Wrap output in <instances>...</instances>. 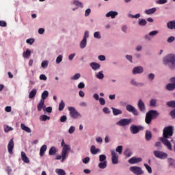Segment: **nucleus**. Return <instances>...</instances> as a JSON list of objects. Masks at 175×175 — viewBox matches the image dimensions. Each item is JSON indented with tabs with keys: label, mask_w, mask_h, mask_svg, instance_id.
<instances>
[{
	"label": "nucleus",
	"mask_w": 175,
	"mask_h": 175,
	"mask_svg": "<svg viewBox=\"0 0 175 175\" xmlns=\"http://www.w3.org/2000/svg\"><path fill=\"white\" fill-rule=\"evenodd\" d=\"M72 3L75 6H77V8H83V3L79 0H73Z\"/></svg>",
	"instance_id": "nucleus-37"
},
{
	"label": "nucleus",
	"mask_w": 175,
	"mask_h": 175,
	"mask_svg": "<svg viewBox=\"0 0 175 175\" xmlns=\"http://www.w3.org/2000/svg\"><path fill=\"white\" fill-rule=\"evenodd\" d=\"M111 110H112L113 116H120V114H122V111L121 109H119L112 107Z\"/></svg>",
	"instance_id": "nucleus-28"
},
{
	"label": "nucleus",
	"mask_w": 175,
	"mask_h": 175,
	"mask_svg": "<svg viewBox=\"0 0 175 175\" xmlns=\"http://www.w3.org/2000/svg\"><path fill=\"white\" fill-rule=\"evenodd\" d=\"M153 154L154 157L159 159H166V158H167V154L163 151L154 150Z\"/></svg>",
	"instance_id": "nucleus-8"
},
{
	"label": "nucleus",
	"mask_w": 175,
	"mask_h": 175,
	"mask_svg": "<svg viewBox=\"0 0 175 175\" xmlns=\"http://www.w3.org/2000/svg\"><path fill=\"white\" fill-rule=\"evenodd\" d=\"M170 115L174 120L175 119V109L170 112Z\"/></svg>",
	"instance_id": "nucleus-64"
},
{
	"label": "nucleus",
	"mask_w": 175,
	"mask_h": 175,
	"mask_svg": "<svg viewBox=\"0 0 175 175\" xmlns=\"http://www.w3.org/2000/svg\"><path fill=\"white\" fill-rule=\"evenodd\" d=\"M132 114H133V116L135 117H139L140 112H139V110L136 109L135 107H132Z\"/></svg>",
	"instance_id": "nucleus-38"
},
{
	"label": "nucleus",
	"mask_w": 175,
	"mask_h": 175,
	"mask_svg": "<svg viewBox=\"0 0 175 175\" xmlns=\"http://www.w3.org/2000/svg\"><path fill=\"white\" fill-rule=\"evenodd\" d=\"M47 98H49V91L44 90L41 94L40 100H42L44 102L46 99H47Z\"/></svg>",
	"instance_id": "nucleus-29"
},
{
	"label": "nucleus",
	"mask_w": 175,
	"mask_h": 175,
	"mask_svg": "<svg viewBox=\"0 0 175 175\" xmlns=\"http://www.w3.org/2000/svg\"><path fill=\"white\" fill-rule=\"evenodd\" d=\"M90 38V31L88 30L85 31L83 39L80 42L79 46L80 49H85L87 47V39Z\"/></svg>",
	"instance_id": "nucleus-5"
},
{
	"label": "nucleus",
	"mask_w": 175,
	"mask_h": 175,
	"mask_svg": "<svg viewBox=\"0 0 175 175\" xmlns=\"http://www.w3.org/2000/svg\"><path fill=\"white\" fill-rule=\"evenodd\" d=\"M80 77H81V74L80 73H76L75 75H74L72 77H71L70 79L71 80H79V79H80Z\"/></svg>",
	"instance_id": "nucleus-44"
},
{
	"label": "nucleus",
	"mask_w": 175,
	"mask_h": 175,
	"mask_svg": "<svg viewBox=\"0 0 175 175\" xmlns=\"http://www.w3.org/2000/svg\"><path fill=\"white\" fill-rule=\"evenodd\" d=\"M137 107L142 113H146V104L142 99H139L137 103Z\"/></svg>",
	"instance_id": "nucleus-11"
},
{
	"label": "nucleus",
	"mask_w": 175,
	"mask_h": 175,
	"mask_svg": "<svg viewBox=\"0 0 175 175\" xmlns=\"http://www.w3.org/2000/svg\"><path fill=\"white\" fill-rule=\"evenodd\" d=\"M123 147H122V146H117V148H116V152H118V154L119 155H121V154H122V150H123Z\"/></svg>",
	"instance_id": "nucleus-47"
},
{
	"label": "nucleus",
	"mask_w": 175,
	"mask_h": 175,
	"mask_svg": "<svg viewBox=\"0 0 175 175\" xmlns=\"http://www.w3.org/2000/svg\"><path fill=\"white\" fill-rule=\"evenodd\" d=\"M155 79V74L154 73H149L148 75V79L149 81H154V79Z\"/></svg>",
	"instance_id": "nucleus-46"
},
{
	"label": "nucleus",
	"mask_w": 175,
	"mask_h": 175,
	"mask_svg": "<svg viewBox=\"0 0 175 175\" xmlns=\"http://www.w3.org/2000/svg\"><path fill=\"white\" fill-rule=\"evenodd\" d=\"M68 111H70V117L76 120V118H79V117L81 118V113L76 110L75 107H68Z\"/></svg>",
	"instance_id": "nucleus-6"
},
{
	"label": "nucleus",
	"mask_w": 175,
	"mask_h": 175,
	"mask_svg": "<svg viewBox=\"0 0 175 175\" xmlns=\"http://www.w3.org/2000/svg\"><path fill=\"white\" fill-rule=\"evenodd\" d=\"M26 43L27 44H30V46H32L33 43H35V38H28L26 40Z\"/></svg>",
	"instance_id": "nucleus-52"
},
{
	"label": "nucleus",
	"mask_w": 175,
	"mask_h": 175,
	"mask_svg": "<svg viewBox=\"0 0 175 175\" xmlns=\"http://www.w3.org/2000/svg\"><path fill=\"white\" fill-rule=\"evenodd\" d=\"M144 166L146 167L148 173H149V174L152 173V168H151V167L150 165H148V164L144 163Z\"/></svg>",
	"instance_id": "nucleus-49"
},
{
	"label": "nucleus",
	"mask_w": 175,
	"mask_h": 175,
	"mask_svg": "<svg viewBox=\"0 0 175 175\" xmlns=\"http://www.w3.org/2000/svg\"><path fill=\"white\" fill-rule=\"evenodd\" d=\"M106 159H107V157L105 154L99 155V161L100 162H107V161Z\"/></svg>",
	"instance_id": "nucleus-51"
},
{
	"label": "nucleus",
	"mask_w": 175,
	"mask_h": 175,
	"mask_svg": "<svg viewBox=\"0 0 175 175\" xmlns=\"http://www.w3.org/2000/svg\"><path fill=\"white\" fill-rule=\"evenodd\" d=\"M68 117L66 115H63L60 117V122H66Z\"/></svg>",
	"instance_id": "nucleus-58"
},
{
	"label": "nucleus",
	"mask_w": 175,
	"mask_h": 175,
	"mask_svg": "<svg viewBox=\"0 0 175 175\" xmlns=\"http://www.w3.org/2000/svg\"><path fill=\"white\" fill-rule=\"evenodd\" d=\"M46 151H47V145L44 144L40 148V157H43Z\"/></svg>",
	"instance_id": "nucleus-24"
},
{
	"label": "nucleus",
	"mask_w": 175,
	"mask_h": 175,
	"mask_svg": "<svg viewBox=\"0 0 175 175\" xmlns=\"http://www.w3.org/2000/svg\"><path fill=\"white\" fill-rule=\"evenodd\" d=\"M46 107V105H44V101L40 100V102L37 105V109L38 111H42V109L44 110V108Z\"/></svg>",
	"instance_id": "nucleus-18"
},
{
	"label": "nucleus",
	"mask_w": 175,
	"mask_h": 175,
	"mask_svg": "<svg viewBox=\"0 0 175 175\" xmlns=\"http://www.w3.org/2000/svg\"><path fill=\"white\" fill-rule=\"evenodd\" d=\"M167 106H168V107H173L175 108V100H170L167 102Z\"/></svg>",
	"instance_id": "nucleus-50"
},
{
	"label": "nucleus",
	"mask_w": 175,
	"mask_h": 175,
	"mask_svg": "<svg viewBox=\"0 0 175 175\" xmlns=\"http://www.w3.org/2000/svg\"><path fill=\"white\" fill-rule=\"evenodd\" d=\"M111 162L113 165H117L118 163V155L114 150L111 151Z\"/></svg>",
	"instance_id": "nucleus-9"
},
{
	"label": "nucleus",
	"mask_w": 175,
	"mask_h": 175,
	"mask_svg": "<svg viewBox=\"0 0 175 175\" xmlns=\"http://www.w3.org/2000/svg\"><path fill=\"white\" fill-rule=\"evenodd\" d=\"M174 131V127L173 126H165L163 130V137L159 138L160 142H161L170 151H172L173 148L172 147V143H170V141L167 139H170V137L173 136Z\"/></svg>",
	"instance_id": "nucleus-1"
},
{
	"label": "nucleus",
	"mask_w": 175,
	"mask_h": 175,
	"mask_svg": "<svg viewBox=\"0 0 175 175\" xmlns=\"http://www.w3.org/2000/svg\"><path fill=\"white\" fill-rule=\"evenodd\" d=\"M123 154L126 157V158H129L131 155H132V152L131 151L130 148H127L124 150Z\"/></svg>",
	"instance_id": "nucleus-33"
},
{
	"label": "nucleus",
	"mask_w": 175,
	"mask_h": 175,
	"mask_svg": "<svg viewBox=\"0 0 175 175\" xmlns=\"http://www.w3.org/2000/svg\"><path fill=\"white\" fill-rule=\"evenodd\" d=\"M165 89L167 91H174L175 90V83H172V82L170 83H168L165 86Z\"/></svg>",
	"instance_id": "nucleus-27"
},
{
	"label": "nucleus",
	"mask_w": 175,
	"mask_h": 175,
	"mask_svg": "<svg viewBox=\"0 0 175 175\" xmlns=\"http://www.w3.org/2000/svg\"><path fill=\"white\" fill-rule=\"evenodd\" d=\"M98 166L99 169H106L107 167V161L100 162Z\"/></svg>",
	"instance_id": "nucleus-36"
},
{
	"label": "nucleus",
	"mask_w": 175,
	"mask_h": 175,
	"mask_svg": "<svg viewBox=\"0 0 175 175\" xmlns=\"http://www.w3.org/2000/svg\"><path fill=\"white\" fill-rule=\"evenodd\" d=\"M132 122V118H122L116 122V125L118 126H126Z\"/></svg>",
	"instance_id": "nucleus-7"
},
{
	"label": "nucleus",
	"mask_w": 175,
	"mask_h": 175,
	"mask_svg": "<svg viewBox=\"0 0 175 175\" xmlns=\"http://www.w3.org/2000/svg\"><path fill=\"white\" fill-rule=\"evenodd\" d=\"M11 131H13V128L12 126H10L8 125H6L5 127H4V132L5 133H8V132H10Z\"/></svg>",
	"instance_id": "nucleus-53"
},
{
	"label": "nucleus",
	"mask_w": 175,
	"mask_h": 175,
	"mask_svg": "<svg viewBox=\"0 0 175 175\" xmlns=\"http://www.w3.org/2000/svg\"><path fill=\"white\" fill-rule=\"evenodd\" d=\"M21 128L22 131H24L25 132H27V133H31V128H29L28 126H26L25 124L21 123Z\"/></svg>",
	"instance_id": "nucleus-23"
},
{
	"label": "nucleus",
	"mask_w": 175,
	"mask_h": 175,
	"mask_svg": "<svg viewBox=\"0 0 175 175\" xmlns=\"http://www.w3.org/2000/svg\"><path fill=\"white\" fill-rule=\"evenodd\" d=\"M23 58H29L31 57V49H26V51H24L23 53Z\"/></svg>",
	"instance_id": "nucleus-34"
},
{
	"label": "nucleus",
	"mask_w": 175,
	"mask_h": 175,
	"mask_svg": "<svg viewBox=\"0 0 175 175\" xmlns=\"http://www.w3.org/2000/svg\"><path fill=\"white\" fill-rule=\"evenodd\" d=\"M143 161V158L133 157H132V165H137V163H140V162Z\"/></svg>",
	"instance_id": "nucleus-19"
},
{
	"label": "nucleus",
	"mask_w": 175,
	"mask_h": 175,
	"mask_svg": "<svg viewBox=\"0 0 175 175\" xmlns=\"http://www.w3.org/2000/svg\"><path fill=\"white\" fill-rule=\"evenodd\" d=\"M55 172L58 175H66V172H65V170H64L63 169H56Z\"/></svg>",
	"instance_id": "nucleus-41"
},
{
	"label": "nucleus",
	"mask_w": 175,
	"mask_h": 175,
	"mask_svg": "<svg viewBox=\"0 0 175 175\" xmlns=\"http://www.w3.org/2000/svg\"><path fill=\"white\" fill-rule=\"evenodd\" d=\"M98 58L99 59V61H106V56H105V55H100L98 56Z\"/></svg>",
	"instance_id": "nucleus-63"
},
{
	"label": "nucleus",
	"mask_w": 175,
	"mask_h": 175,
	"mask_svg": "<svg viewBox=\"0 0 175 175\" xmlns=\"http://www.w3.org/2000/svg\"><path fill=\"white\" fill-rule=\"evenodd\" d=\"M155 12H157V8H152L146 10L144 11V13H145V14H148V16H150L151 14H154V13H155Z\"/></svg>",
	"instance_id": "nucleus-26"
},
{
	"label": "nucleus",
	"mask_w": 175,
	"mask_h": 175,
	"mask_svg": "<svg viewBox=\"0 0 175 175\" xmlns=\"http://www.w3.org/2000/svg\"><path fill=\"white\" fill-rule=\"evenodd\" d=\"M49 66V61L48 60H43L41 63V67L43 69H46Z\"/></svg>",
	"instance_id": "nucleus-42"
},
{
	"label": "nucleus",
	"mask_w": 175,
	"mask_h": 175,
	"mask_svg": "<svg viewBox=\"0 0 175 175\" xmlns=\"http://www.w3.org/2000/svg\"><path fill=\"white\" fill-rule=\"evenodd\" d=\"M65 109V103L62 100L59 104L58 110L59 111H62Z\"/></svg>",
	"instance_id": "nucleus-39"
},
{
	"label": "nucleus",
	"mask_w": 175,
	"mask_h": 175,
	"mask_svg": "<svg viewBox=\"0 0 175 175\" xmlns=\"http://www.w3.org/2000/svg\"><path fill=\"white\" fill-rule=\"evenodd\" d=\"M36 94H38V90L36 89H33L29 93V99H33L34 96H36Z\"/></svg>",
	"instance_id": "nucleus-31"
},
{
	"label": "nucleus",
	"mask_w": 175,
	"mask_h": 175,
	"mask_svg": "<svg viewBox=\"0 0 175 175\" xmlns=\"http://www.w3.org/2000/svg\"><path fill=\"white\" fill-rule=\"evenodd\" d=\"M90 152L92 155H96L98 152H100V149L96 148L95 145H92L90 148Z\"/></svg>",
	"instance_id": "nucleus-20"
},
{
	"label": "nucleus",
	"mask_w": 175,
	"mask_h": 175,
	"mask_svg": "<svg viewBox=\"0 0 175 175\" xmlns=\"http://www.w3.org/2000/svg\"><path fill=\"white\" fill-rule=\"evenodd\" d=\"M144 72V68L142 66L134 67L133 69V75H142Z\"/></svg>",
	"instance_id": "nucleus-13"
},
{
	"label": "nucleus",
	"mask_w": 175,
	"mask_h": 175,
	"mask_svg": "<svg viewBox=\"0 0 175 175\" xmlns=\"http://www.w3.org/2000/svg\"><path fill=\"white\" fill-rule=\"evenodd\" d=\"M96 79H98V80H103L105 79V74H103V71H99L96 75Z\"/></svg>",
	"instance_id": "nucleus-35"
},
{
	"label": "nucleus",
	"mask_w": 175,
	"mask_h": 175,
	"mask_svg": "<svg viewBox=\"0 0 175 175\" xmlns=\"http://www.w3.org/2000/svg\"><path fill=\"white\" fill-rule=\"evenodd\" d=\"M159 116V113L157 110H150L146 114L145 122L146 124H151V121L154 120V118H157Z\"/></svg>",
	"instance_id": "nucleus-4"
},
{
	"label": "nucleus",
	"mask_w": 175,
	"mask_h": 175,
	"mask_svg": "<svg viewBox=\"0 0 175 175\" xmlns=\"http://www.w3.org/2000/svg\"><path fill=\"white\" fill-rule=\"evenodd\" d=\"M167 162L169 163V166H174L175 161L173 158H168Z\"/></svg>",
	"instance_id": "nucleus-54"
},
{
	"label": "nucleus",
	"mask_w": 175,
	"mask_h": 175,
	"mask_svg": "<svg viewBox=\"0 0 175 175\" xmlns=\"http://www.w3.org/2000/svg\"><path fill=\"white\" fill-rule=\"evenodd\" d=\"M150 106L151 107H155L157 106V99L152 98L150 101Z\"/></svg>",
	"instance_id": "nucleus-48"
},
{
	"label": "nucleus",
	"mask_w": 175,
	"mask_h": 175,
	"mask_svg": "<svg viewBox=\"0 0 175 175\" xmlns=\"http://www.w3.org/2000/svg\"><path fill=\"white\" fill-rule=\"evenodd\" d=\"M156 3L157 5H165V3H167V0H157Z\"/></svg>",
	"instance_id": "nucleus-55"
},
{
	"label": "nucleus",
	"mask_w": 175,
	"mask_h": 175,
	"mask_svg": "<svg viewBox=\"0 0 175 175\" xmlns=\"http://www.w3.org/2000/svg\"><path fill=\"white\" fill-rule=\"evenodd\" d=\"M75 131H76V128L74 126H71L68 129V133H70V135H72V133H73Z\"/></svg>",
	"instance_id": "nucleus-60"
},
{
	"label": "nucleus",
	"mask_w": 175,
	"mask_h": 175,
	"mask_svg": "<svg viewBox=\"0 0 175 175\" xmlns=\"http://www.w3.org/2000/svg\"><path fill=\"white\" fill-rule=\"evenodd\" d=\"M58 152V149L55 146H52L50 148L49 151V155L53 156L55 155Z\"/></svg>",
	"instance_id": "nucleus-22"
},
{
	"label": "nucleus",
	"mask_w": 175,
	"mask_h": 175,
	"mask_svg": "<svg viewBox=\"0 0 175 175\" xmlns=\"http://www.w3.org/2000/svg\"><path fill=\"white\" fill-rule=\"evenodd\" d=\"M145 139L146 142H150L152 139V133L151 131L147 130L145 133Z\"/></svg>",
	"instance_id": "nucleus-25"
},
{
	"label": "nucleus",
	"mask_w": 175,
	"mask_h": 175,
	"mask_svg": "<svg viewBox=\"0 0 175 175\" xmlns=\"http://www.w3.org/2000/svg\"><path fill=\"white\" fill-rule=\"evenodd\" d=\"M40 121H47V120H50V116L47 115H41L40 116Z\"/></svg>",
	"instance_id": "nucleus-45"
},
{
	"label": "nucleus",
	"mask_w": 175,
	"mask_h": 175,
	"mask_svg": "<svg viewBox=\"0 0 175 175\" xmlns=\"http://www.w3.org/2000/svg\"><path fill=\"white\" fill-rule=\"evenodd\" d=\"M40 80H42L43 81H46L47 80V77L44 74H42L40 75L39 77Z\"/></svg>",
	"instance_id": "nucleus-61"
},
{
	"label": "nucleus",
	"mask_w": 175,
	"mask_h": 175,
	"mask_svg": "<svg viewBox=\"0 0 175 175\" xmlns=\"http://www.w3.org/2000/svg\"><path fill=\"white\" fill-rule=\"evenodd\" d=\"M163 64L174 70L175 69V55L169 54L163 58Z\"/></svg>",
	"instance_id": "nucleus-3"
},
{
	"label": "nucleus",
	"mask_w": 175,
	"mask_h": 175,
	"mask_svg": "<svg viewBox=\"0 0 175 175\" xmlns=\"http://www.w3.org/2000/svg\"><path fill=\"white\" fill-rule=\"evenodd\" d=\"M175 40V37L174 36H170L167 39V43H173Z\"/></svg>",
	"instance_id": "nucleus-59"
},
{
	"label": "nucleus",
	"mask_w": 175,
	"mask_h": 175,
	"mask_svg": "<svg viewBox=\"0 0 175 175\" xmlns=\"http://www.w3.org/2000/svg\"><path fill=\"white\" fill-rule=\"evenodd\" d=\"M168 29H175V21H171L167 23Z\"/></svg>",
	"instance_id": "nucleus-30"
},
{
	"label": "nucleus",
	"mask_w": 175,
	"mask_h": 175,
	"mask_svg": "<svg viewBox=\"0 0 175 175\" xmlns=\"http://www.w3.org/2000/svg\"><path fill=\"white\" fill-rule=\"evenodd\" d=\"M44 111H46V113H51L53 111V107H45L44 109Z\"/></svg>",
	"instance_id": "nucleus-62"
},
{
	"label": "nucleus",
	"mask_w": 175,
	"mask_h": 175,
	"mask_svg": "<svg viewBox=\"0 0 175 175\" xmlns=\"http://www.w3.org/2000/svg\"><path fill=\"white\" fill-rule=\"evenodd\" d=\"M94 39H102L100 31H95L93 34Z\"/></svg>",
	"instance_id": "nucleus-40"
},
{
	"label": "nucleus",
	"mask_w": 175,
	"mask_h": 175,
	"mask_svg": "<svg viewBox=\"0 0 175 175\" xmlns=\"http://www.w3.org/2000/svg\"><path fill=\"white\" fill-rule=\"evenodd\" d=\"M159 31L157 30H153L150 32H149L148 34H146L144 36V39L146 40H151L152 38H154V36L158 35Z\"/></svg>",
	"instance_id": "nucleus-10"
},
{
	"label": "nucleus",
	"mask_w": 175,
	"mask_h": 175,
	"mask_svg": "<svg viewBox=\"0 0 175 175\" xmlns=\"http://www.w3.org/2000/svg\"><path fill=\"white\" fill-rule=\"evenodd\" d=\"M138 25H139V27H146V25H147L146 20L144 18H139L138 20Z\"/></svg>",
	"instance_id": "nucleus-32"
},
{
	"label": "nucleus",
	"mask_w": 175,
	"mask_h": 175,
	"mask_svg": "<svg viewBox=\"0 0 175 175\" xmlns=\"http://www.w3.org/2000/svg\"><path fill=\"white\" fill-rule=\"evenodd\" d=\"M143 129H144V127L143 126L141 125H132V133H133L134 135H136V133H139V132H140V131H143Z\"/></svg>",
	"instance_id": "nucleus-12"
},
{
	"label": "nucleus",
	"mask_w": 175,
	"mask_h": 175,
	"mask_svg": "<svg viewBox=\"0 0 175 175\" xmlns=\"http://www.w3.org/2000/svg\"><path fill=\"white\" fill-rule=\"evenodd\" d=\"M90 160V157H86L82 159V162L83 163H85V165H87L88 163H89Z\"/></svg>",
	"instance_id": "nucleus-57"
},
{
	"label": "nucleus",
	"mask_w": 175,
	"mask_h": 175,
	"mask_svg": "<svg viewBox=\"0 0 175 175\" xmlns=\"http://www.w3.org/2000/svg\"><path fill=\"white\" fill-rule=\"evenodd\" d=\"M117 16H118V12L113 10H111L105 14V17H111V18H114L115 17H117Z\"/></svg>",
	"instance_id": "nucleus-16"
},
{
	"label": "nucleus",
	"mask_w": 175,
	"mask_h": 175,
	"mask_svg": "<svg viewBox=\"0 0 175 175\" xmlns=\"http://www.w3.org/2000/svg\"><path fill=\"white\" fill-rule=\"evenodd\" d=\"M21 159L24 162V163H29V158L27 157V154H25L24 152H21Z\"/></svg>",
	"instance_id": "nucleus-21"
},
{
	"label": "nucleus",
	"mask_w": 175,
	"mask_h": 175,
	"mask_svg": "<svg viewBox=\"0 0 175 175\" xmlns=\"http://www.w3.org/2000/svg\"><path fill=\"white\" fill-rule=\"evenodd\" d=\"M13 148H14V142L13 141V138H12L9 141L8 145V152L11 155L13 154Z\"/></svg>",
	"instance_id": "nucleus-15"
},
{
	"label": "nucleus",
	"mask_w": 175,
	"mask_h": 175,
	"mask_svg": "<svg viewBox=\"0 0 175 175\" xmlns=\"http://www.w3.org/2000/svg\"><path fill=\"white\" fill-rule=\"evenodd\" d=\"M90 66L93 70H98V69H100V64L95 62H91L90 64Z\"/></svg>",
	"instance_id": "nucleus-17"
},
{
	"label": "nucleus",
	"mask_w": 175,
	"mask_h": 175,
	"mask_svg": "<svg viewBox=\"0 0 175 175\" xmlns=\"http://www.w3.org/2000/svg\"><path fill=\"white\" fill-rule=\"evenodd\" d=\"M61 147H62V155L57 154L55 159L56 161H59V159H62L61 162L63 163L65 162V159H66V158H68L69 155V151H70V146L65 143V139H62Z\"/></svg>",
	"instance_id": "nucleus-2"
},
{
	"label": "nucleus",
	"mask_w": 175,
	"mask_h": 175,
	"mask_svg": "<svg viewBox=\"0 0 175 175\" xmlns=\"http://www.w3.org/2000/svg\"><path fill=\"white\" fill-rule=\"evenodd\" d=\"M132 172L136 175H142L144 173V172H143V170H142V167L137 166L132 167Z\"/></svg>",
	"instance_id": "nucleus-14"
},
{
	"label": "nucleus",
	"mask_w": 175,
	"mask_h": 175,
	"mask_svg": "<svg viewBox=\"0 0 175 175\" xmlns=\"http://www.w3.org/2000/svg\"><path fill=\"white\" fill-rule=\"evenodd\" d=\"M77 88H79V90H83V88H85V84L84 83V82H80L78 84Z\"/></svg>",
	"instance_id": "nucleus-56"
},
{
	"label": "nucleus",
	"mask_w": 175,
	"mask_h": 175,
	"mask_svg": "<svg viewBox=\"0 0 175 175\" xmlns=\"http://www.w3.org/2000/svg\"><path fill=\"white\" fill-rule=\"evenodd\" d=\"M64 58V56L62 55H59L55 60V63L59 64H61L62 62V59Z\"/></svg>",
	"instance_id": "nucleus-43"
}]
</instances>
